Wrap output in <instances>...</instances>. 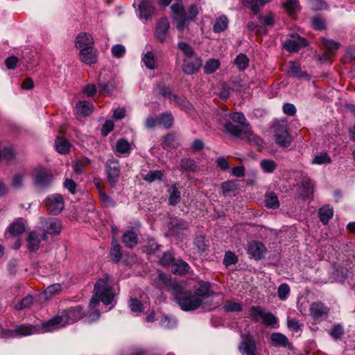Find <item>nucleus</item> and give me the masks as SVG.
<instances>
[{
    "mask_svg": "<svg viewBox=\"0 0 355 355\" xmlns=\"http://www.w3.org/2000/svg\"><path fill=\"white\" fill-rule=\"evenodd\" d=\"M69 142L64 138H58L55 141V149L60 153H67L69 150Z\"/></svg>",
    "mask_w": 355,
    "mask_h": 355,
    "instance_id": "obj_44",
    "label": "nucleus"
},
{
    "mask_svg": "<svg viewBox=\"0 0 355 355\" xmlns=\"http://www.w3.org/2000/svg\"><path fill=\"white\" fill-rule=\"evenodd\" d=\"M269 1L270 0H242V3L250 8L254 15H258L260 8Z\"/></svg>",
    "mask_w": 355,
    "mask_h": 355,
    "instance_id": "obj_27",
    "label": "nucleus"
},
{
    "mask_svg": "<svg viewBox=\"0 0 355 355\" xmlns=\"http://www.w3.org/2000/svg\"><path fill=\"white\" fill-rule=\"evenodd\" d=\"M307 45L308 43L305 38L301 37H293L292 39L285 41L284 46L289 51L296 52L300 48Z\"/></svg>",
    "mask_w": 355,
    "mask_h": 355,
    "instance_id": "obj_16",
    "label": "nucleus"
},
{
    "mask_svg": "<svg viewBox=\"0 0 355 355\" xmlns=\"http://www.w3.org/2000/svg\"><path fill=\"white\" fill-rule=\"evenodd\" d=\"M47 211L53 215L60 214L64 208V200L61 195L53 194L46 199Z\"/></svg>",
    "mask_w": 355,
    "mask_h": 355,
    "instance_id": "obj_8",
    "label": "nucleus"
},
{
    "mask_svg": "<svg viewBox=\"0 0 355 355\" xmlns=\"http://www.w3.org/2000/svg\"><path fill=\"white\" fill-rule=\"evenodd\" d=\"M83 315L84 312L82 307L76 306L64 311L60 316L63 318V323L65 326L79 320Z\"/></svg>",
    "mask_w": 355,
    "mask_h": 355,
    "instance_id": "obj_9",
    "label": "nucleus"
},
{
    "mask_svg": "<svg viewBox=\"0 0 355 355\" xmlns=\"http://www.w3.org/2000/svg\"><path fill=\"white\" fill-rule=\"evenodd\" d=\"M171 8L173 13V19L176 23V28L181 32L199 14L198 8L194 4L189 6L187 12L181 2L173 3Z\"/></svg>",
    "mask_w": 355,
    "mask_h": 355,
    "instance_id": "obj_2",
    "label": "nucleus"
},
{
    "mask_svg": "<svg viewBox=\"0 0 355 355\" xmlns=\"http://www.w3.org/2000/svg\"><path fill=\"white\" fill-rule=\"evenodd\" d=\"M159 123L166 129L171 128L173 123V117L171 113H163L159 118Z\"/></svg>",
    "mask_w": 355,
    "mask_h": 355,
    "instance_id": "obj_57",
    "label": "nucleus"
},
{
    "mask_svg": "<svg viewBox=\"0 0 355 355\" xmlns=\"http://www.w3.org/2000/svg\"><path fill=\"white\" fill-rule=\"evenodd\" d=\"M226 116H228L233 121L236 122L241 125L248 124L245 123L246 119L244 114L241 112L229 113L226 114Z\"/></svg>",
    "mask_w": 355,
    "mask_h": 355,
    "instance_id": "obj_58",
    "label": "nucleus"
},
{
    "mask_svg": "<svg viewBox=\"0 0 355 355\" xmlns=\"http://www.w3.org/2000/svg\"><path fill=\"white\" fill-rule=\"evenodd\" d=\"M238 261L237 256L232 251H227L225 252L223 263L226 266L236 264Z\"/></svg>",
    "mask_w": 355,
    "mask_h": 355,
    "instance_id": "obj_52",
    "label": "nucleus"
},
{
    "mask_svg": "<svg viewBox=\"0 0 355 355\" xmlns=\"http://www.w3.org/2000/svg\"><path fill=\"white\" fill-rule=\"evenodd\" d=\"M324 46L327 48V52L322 55L320 58L321 60L327 61L332 55L334 52L339 47V43L331 40H323Z\"/></svg>",
    "mask_w": 355,
    "mask_h": 355,
    "instance_id": "obj_24",
    "label": "nucleus"
},
{
    "mask_svg": "<svg viewBox=\"0 0 355 355\" xmlns=\"http://www.w3.org/2000/svg\"><path fill=\"white\" fill-rule=\"evenodd\" d=\"M283 5L289 15H293L300 10V5L297 0H286Z\"/></svg>",
    "mask_w": 355,
    "mask_h": 355,
    "instance_id": "obj_48",
    "label": "nucleus"
},
{
    "mask_svg": "<svg viewBox=\"0 0 355 355\" xmlns=\"http://www.w3.org/2000/svg\"><path fill=\"white\" fill-rule=\"evenodd\" d=\"M265 206L268 209H275L279 207L277 196L274 192H268L265 196Z\"/></svg>",
    "mask_w": 355,
    "mask_h": 355,
    "instance_id": "obj_37",
    "label": "nucleus"
},
{
    "mask_svg": "<svg viewBox=\"0 0 355 355\" xmlns=\"http://www.w3.org/2000/svg\"><path fill=\"white\" fill-rule=\"evenodd\" d=\"M286 73L293 78H299L304 80H309V75L306 71H302L301 67L295 61H290L286 69Z\"/></svg>",
    "mask_w": 355,
    "mask_h": 355,
    "instance_id": "obj_14",
    "label": "nucleus"
},
{
    "mask_svg": "<svg viewBox=\"0 0 355 355\" xmlns=\"http://www.w3.org/2000/svg\"><path fill=\"white\" fill-rule=\"evenodd\" d=\"M190 266L189 264L182 260H175L171 265V270L174 274L183 275L189 271Z\"/></svg>",
    "mask_w": 355,
    "mask_h": 355,
    "instance_id": "obj_32",
    "label": "nucleus"
},
{
    "mask_svg": "<svg viewBox=\"0 0 355 355\" xmlns=\"http://www.w3.org/2000/svg\"><path fill=\"white\" fill-rule=\"evenodd\" d=\"M211 284L207 282H200L198 287L195 289L194 295L205 298L209 296Z\"/></svg>",
    "mask_w": 355,
    "mask_h": 355,
    "instance_id": "obj_34",
    "label": "nucleus"
},
{
    "mask_svg": "<svg viewBox=\"0 0 355 355\" xmlns=\"http://www.w3.org/2000/svg\"><path fill=\"white\" fill-rule=\"evenodd\" d=\"M278 297L281 300H286L290 293V287L287 284H282L278 287Z\"/></svg>",
    "mask_w": 355,
    "mask_h": 355,
    "instance_id": "obj_60",
    "label": "nucleus"
},
{
    "mask_svg": "<svg viewBox=\"0 0 355 355\" xmlns=\"http://www.w3.org/2000/svg\"><path fill=\"white\" fill-rule=\"evenodd\" d=\"M313 187V182L311 179L308 178L303 179V180L302 181V187L303 189V198H307L312 194Z\"/></svg>",
    "mask_w": 355,
    "mask_h": 355,
    "instance_id": "obj_39",
    "label": "nucleus"
},
{
    "mask_svg": "<svg viewBox=\"0 0 355 355\" xmlns=\"http://www.w3.org/2000/svg\"><path fill=\"white\" fill-rule=\"evenodd\" d=\"M63 327H64L63 318L60 315H56L49 320L42 322L40 326V334L52 331Z\"/></svg>",
    "mask_w": 355,
    "mask_h": 355,
    "instance_id": "obj_13",
    "label": "nucleus"
},
{
    "mask_svg": "<svg viewBox=\"0 0 355 355\" xmlns=\"http://www.w3.org/2000/svg\"><path fill=\"white\" fill-rule=\"evenodd\" d=\"M242 341L239 345V350L242 355H257V345L253 336L249 331L241 334Z\"/></svg>",
    "mask_w": 355,
    "mask_h": 355,
    "instance_id": "obj_5",
    "label": "nucleus"
},
{
    "mask_svg": "<svg viewBox=\"0 0 355 355\" xmlns=\"http://www.w3.org/2000/svg\"><path fill=\"white\" fill-rule=\"evenodd\" d=\"M220 61L217 59L211 58L207 60L204 66V72L207 74L214 73L220 67Z\"/></svg>",
    "mask_w": 355,
    "mask_h": 355,
    "instance_id": "obj_40",
    "label": "nucleus"
},
{
    "mask_svg": "<svg viewBox=\"0 0 355 355\" xmlns=\"http://www.w3.org/2000/svg\"><path fill=\"white\" fill-rule=\"evenodd\" d=\"M169 193L168 204L175 206L178 205L181 200L180 191H179L176 184H173L168 189Z\"/></svg>",
    "mask_w": 355,
    "mask_h": 355,
    "instance_id": "obj_35",
    "label": "nucleus"
},
{
    "mask_svg": "<svg viewBox=\"0 0 355 355\" xmlns=\"http://www.w3.org/2000/svg\"><path fill=\"white\" fill-rule=\"evenodd\" d=\"M258 19H259L261 24L265 26H272L275 23V18L271 12L266 14V16L259 15Z\"/></svg>",
    "mask_w": 355,
    "mask_h": 355,
    "instance_id": "obj_59",
    "label": "nucleus"
},
{
    "mask_svg": "<svg viewBox=\"0 0 355 355\" xmlns=\"http://www.w3.org/2000/svg\"><path fill=\"white\" fill-rule=\"evenodd\" d=\"M94 43V38L91 34L87 33H80L75 41L76 47L78 49H85L93 46Z\"/></svg>",
    "mask_w": 355,
    "mask_h": 355,
    "instance_id": "obj_18",
    "label": "nucleus"
},
{
    "mask_svg": "<svg viewBox=\"0 0 355 355\" xmlns=\"http://www.w3.org/2000/svg\"><path fill=\"white\" fill-rule=\"evenodd\" d=\"M164 173L162 171H150L144 178V179L150 183L155 180H162Z\"/></svg>",
    "mask_w": 355,
    "mask_h": 355,
    "instance_id": "obj_49",
    "label": "nucleus"
},
{
    "mask_svg": "<svg viewBox=\"0 0 355 355\" xmlns=\"http://www.w3.org/2000/svg\"><path fill=\"white\" fill-rule=\"evenodd\" d=\"M32 177L34 184L40 188H46L53 182V175L51 171L44 167L35 168Z\"/></svg>",
    "mask_w": 355,
    "mask_h": 355,
    "instance_id": "obj_4",
    "label": "nucleus"
},
{
    "mask_svg": "<svg viewBox=\"0 0 355 355\" xmlns=\"http://www.w3.org/2000/svg\"><path fill=\"white\" fill-rule=\"evenodd\" d=\"M180 168L186 171H194L196 169L195 162L189 158H184L181 160Z\"/></svg>",
    "mask_w": 355,
    "mask_h": 355,
    "instance_id": "obj_54",
    "label": "nucleus"
},
{
    "mask_svg": "<svg viewBox=\"0 0 355 355\" xmlns=\"http://www.w3.org/2000/svg\"><path fill=\"white\" fill-rule=\"evenodd\" d=\"M223 309L226 312H240L243 309V305L233 301H227L223 306Z\"/></svg>",
    "mask_w": 355,
    "mask_h": 355,
    "instance_id": "obj_51",
    "label": "nucleus"
},
{
    "mask_svg": "<svg viewBox=\"0 0 355 355\" xmlns=\"http://www.w3.org/2000/svg\"><path fill=\"white\" fill-rule=\"evenodd\" d=\"M331 162L330 156L326 153H320L315 156L312 163L315 164H325Z\"/></svg>",
    "mask_w": 355,
    "mask_h": 355,
    "instance_id": "obj_55",
    "label": "nucleus"
},
{
    "mask_svg": "<svg viewBox=\"0 0 355 355\" xmlns=\"http://www.w3.org/2000/svg\"><path fill=\"white\" fill-rule=\"evenodd\" d=\"M94 292L95 294L89 302L91 309L94 308L100 300L105 305L112 304L114 293L110 282V277L107 275H105L96 282Z\"/></svg>",
    "mask_w": 355,
    "mask_h": 355,
    "instance_id": "obj_1",
    "label": "nucleus"
},
{
    "mask_svg": "<svg viewBox=\"0 0 355 355\" xmlns=\"http://www.w3.org/2000/svg\"><path fill=\"white\" fill-rule=\"evenodd\" d=\"M262 320L263 324L266 326H272L277 322V318L271 313H265Z\"/></svg>",
    "mask_w": 355,
    "mask_h": 355,
    "instance_id": "obj_63",
    "label": "nucleus"
},
{
    "mask_svg": "<svg viewBox=\"0 0 355 355\" xmlns=\"http://www.w3.org/2000/svg\"><path fill=\"white\" fill-rule=\"evenodd\" d=\"M28 247L31 251H36L40 247L41 242L40 234L37 231H32L29 233L27 238Z\"/></svg>",
    "mask_w": 355,
    "mask_h": 355,
    "instance_id": "obj_30",
    "label": "nucleus"
},
{
    "mask_svg": "<svg viewBox=\"0 0 355 355\" xmlns=\"http://www.w3.org/2000/svg\"><path fill=\"white\" fill-rule=\"evenodd\" d=\"M170 24L167 18H162L157 24L155 36L160 42L166 39V33L169 29Z\"/></svg>",
    "mask_w": 355,
    "mask_h": 355,
    "instance_id": "obj_19",
    "label": "nucleus"
},
{
    "mask_svg": "<svg viewBox=\"0 0 355 355\" xmlns=\"http://www.w3.org/2000/svg\"><path fill=\"white\" fill-rule=\"evenodd\" d=\"M260 168L266 173H272L277 168V164L270 159H262L260 161Z\"/></svg>",
    "mask_w": 355,
    "mask_h": 355,
    "instance_id": "obj_38",
    "label": "nucleus"
},
{
    "mask_svg": "<svg viewBox=\"0 0 355 355\" xmlns=\"http://www.w3.org/2000/svg\"><path fill=\"white\" fill-rule=\"evenodd\" d=\"M275 139L276 144L283 148L290 146L292 138L288 132V125L283 123L278 124L275 130Z\"/></svg>",
    "mask_w": 355,
    "mask_h": 355,
    "instance_id": "obj_6",
    "label": "nucleus"
},
{
    "mask_svg": "<svg viewBox=\"0 0 355 355\" xmlns=\"http://www.w3.org/2000/svg\"><path fill=\"white\" fill-rule=\"evenodd\" d=\"M108 183L113 187L119 181L121 173L119 162L117 159H110L105 165Z\"/></svg>",
    "mask_w": 355,
    "mask_h": 355,
    "instance_id": "obj_7",
    "label": "nucleus"
},
{
    "mask_svg": "<svg viewBox=\"0 0 355 355\" xmlns=\"http://www.w3.org/2000/svg\"><path fill=\"white\" fill-rule=\"evenodd\" d=\"M98 85V87H100V92H104L107 94H112L115 89L114 80H109L106 82L102 73H100L99 75Z\"/></svg>",
    "mask_w": 355,
    "mask_h": 355,
    "instance_id": "obj_28",
    "label": "nucleus"
},
{
    "mask_svg": "<svg viewBox=\"0 0 355 355\" xmlns=\"http://www.w3.org/2000/svg\"><path fill=\"white\" fill-rule=\"evenodd\" d=\"M234 63L240 71L245 70L249 64V59L244 53H239L234 60Z\"/></svg>",
    "mask_w": 355,
    "mask_h": 355,
    "instance_id": "obj_47",
    "label": "nucleus"
},
{
    "mask_svg": "<svg viewBox=\"0 0 355 355\" xmlns=\"http://www.w3.org/2000/svg\"><path fill=\"white\" fill-rule=\"evenodd\" d=\"M16 337L28 336L40 334V326L31 324H21L15 329Z\"/></svg>",
    "mask_w": 355,
    "mask_h": 355,
    "instance_id": "obj_17",
    "label": "nucleus"
},
{
    "mask_svg": "<svg viewBox=\"0 0 355 355\" xmlns=\"http://www.w3.org/2000/svg\"><path fill=\"white\" fill-rule=\"evenodd\" d=\"M142 62L145 66L149 69H155L156 68L155 56L151 51H148L143 55Z\"/></svg>",
    "mask_w": 355,
    "mask_h": 355,
    "instance_id": "obj_46",
    "label": "nucleus"
},
{
    "mask_svg": "<svg viewBox=\"0 0 355 355\" xmlns=\"http://www.w3.org/2000/svg\"><path fill=\"white\" fill-rule=\"evenodd\" d=\"M343 333V327L340 324H334L329 331L330 336L335 340L340 339Z\"/></svg>",
    "mask_w": 355,
    "mask_h": 355,
    "instance_id": "obj_61",
    "label": "nucleus"
},
{
    "mask_svg": "<svg viewBox=\"0 0 355 355\" xmlns=\"http://www.w3.org/2000/svg\"><path fill=\"white\" fill-rule=\"evenodd\" d=\"M154 9V6L150 1H142L139 6V17L145 20L148 19L153 14Z\"/></svg>",
    "mask_w": 355,
    "mask_h": 355,
    "instance_id": "obj_21",
    "label": "nucleus"
},
{
    "mask_svg": "<svg viewBox=\"0 0 355 355\" xmlns=\"http://www.w3.org/2000/svg\"><path fill=\"white\" fill-rule=\"evenodd\" d=\"M271 342L275 347H288L289 342L286 336L280 333H273L270 336Z\"/></svg>",
    "mask_w": 355,
    "mask_h": 355,
    "instance_id": "obj_36",
    "label": "nucleus"
},
{
    "mask_svg": "<svg viewBox=\"0 0 355 355\" xmlns=\"http://www.w3.org/2000/svg\"><path fill=\"white\" fill-rule=\"evenodd\" d=\"M264 313L263 309L259 306H253L249 310V317L254 322H258L261 318L262 319Z\"/></svg>",
    "mask_w": 355,
    "mask_h": 355,
    "instance_id": "obj_41",
    "label": "nucleus"
},
{
    "mask_svg": "<svg viewBox=\"0 0 355 355\" xmlns=\"http://www.w3.org/2000/svg\"><path fill=\"white\" fill-rule=\"evenodd\" d=\"M99 198L105 207H114L116 206V203L113 199L110 198L107 193H105L103 190H99Z\"/></svg>",
    "mask_w": 355,
    "mask_h": 355,
    "instance_id": "obj_53",
    "label": "nucleus"
},
{
    "mask_svg": "<svg viewBox=\"0 0 355 355\" xmlns=\"http://www.w3.org/2000/svg\"><path fill=\"white\" fill-rule=\"evenodd\" d=\"M333 208L329 205L322 207L318 211L319 218L324 225L328 223L329 220L333 217Z\"/></svg>",
    "mask_w": 355,
    "mask_h": 355,
    "instance_id": "obj_33",
    "label": "nucleus"
},
{
    "mask_svg": "<svg viewBox=\"0 0 355 355\" xmlns=\"http://www.w3.org/2000/svg\"><path fill=\"white\" fill-rule=\"evenodd\" d=\"M129 306L134 313H141L144 311L143 304L135 298H131L129 301Z\"/></svg>",
    "mask_w": 355,
    "mask_h": 355,
    "instance_id": "obj_56",
    "label": "nucleus"
},
{
    "mask_svg": "<svg viewBox=\"0 0 355 355\" xmlns=\"http://www.w3.org/2000/svg\"><path fill=\"white\" fill-rule=\"evenodd\" d=\"M158 283L157 286L162 288L168 286L171 284V277L164 273H159L157 277Z\"/></svg>",
    "mask_w": 355,
    "mask_h": 355,
    "instance_id": "obj_62",
    "label": "nucleus"
},
{
    "mask_svg": "<svg viewBox=\"0 0 355 355\" xmlns=\"http://www.w3.org/2000/svg\"><path fill=\"white\" fill-rule=\"evenodd\" d=\"M132 148V144L124 139H119L117 140L115 145V152L119 155H129Z\"/></svg>",
    "mask_w": 355,
    "mask_h": 355,
    "instance_id": "obj_25",
    "label": "nucleus"
},
{
    "mask_svg": "<svg viewBox=\"0 0 355 355\" xmlns=\"http://www.w3.org/2000/svg\"><path fill=\"white\" fill-rule=\"evenodd\" d=\"M154 92L156 94H159L163 96L164 97H168L171 101H173L178 104H182L183 102V100L179 96L174 94L172 95L170 87L164 85H157L154 88Z\"/></svg>",
    "mask_w": 355,
    "mask_h": 355,
    "instance_id": "obj_20",
    "label": "nucleus"
},
{
    "mask_svg": "<svg viewBox=\"0 0 355 355\" xmlns=\"http://www.w3.org/2000/svg\"><path fill=\"white\" fill-rule=\"evenodd\" d=\"M247 130L245 135V137L248 139V141L254 144L257 146H261L263 144V141L257 135H255L252 130L250 125H247Z\"/></svg>",
    "mask_w": 355,
    "mask_h": 355,
    "instance_id": "obj_45",
    "label": "nucleus"
},
{
    "mask_svg": "<svg viewBox=\"0 0 355 355\" xmlns=\"http://www.w3.org/2000/svg\"><path fill=\"white\" fill-rule=\"evenodd\" d=\"M122 241L125 247L132 248L138 243V234L133 230H129L123 234Z\"/></svg>",
    "mask_w": 355,
    "mask_h": 355,
    "instance_id": "obj_23",
    "label": "nucleus"
},
{
    "mask_svg": "<svg viewBox=\"0 0 355 355\" xmlns=\"http://www.w3.org/2000/svg\"><path fill=\"white\" fill-rule=\"evenodd\" d=\"M247 252L251 258L259 260L263 258L266 248L261 242L253 241L248 243Z\"/></svg>",
    "mask_w": 355,
    "mask_h": 355,
    "instance_id": "obj_11",
    "label": "nucleus"
},
{
    "mask_svg": "<svg viewBox=\"0 0 355 355\" xmlns=\"http://www.w3.org/2000/svg\"><path fill=\"white\" fill-rule=\"evenodd\" d=\"M174 300L185 311L196 310L202 303V298L188 291L177 293L174 296Z\"/></svg>",
    "mask_w": 355,
    "mask_h": 355,
    "instance_id": "obj_3",
    "label": "nucleus"
},
{
    "mask_svg": "<svg viewBox=\"0 0 355 355\" xmlns=\"http://www.w3.org/2000/svg\"><path fill=\"white\" fill-rule=\"evenodd\" d=\"M62 288V286L60 284H52L44 290L43 292V295L45 296V298H49L52 296L58 294Z\"/></svg>",
    "mask_w": 355,
    "mask_h": 355,
    "instance_id": "obj_50",
    "label": "nucleus"
},
{
    "mask_svg": "<svg viewBox=\"0 0 355 355\" xmlns=\"http://www.w3.org/2000/svg\"><path fill=\"white\" fill-rule=\"evenodd\" d=\"M76 108L77 112L83 116H89L94 111V106L92 103L87 101H79L76 104Z\"/></svg>",
    "mask_w": 355,
    "mask_h": 355,
    "instance_id": "obj_31",
    "label": "nucleus"
},
{
    "mask_svg": "<svg viewBox=\"0 0 355 355\" xmlns=\"http://www.w3.org/2000/svg\"><path fill=\"white\" fill-rule=\"evenodd\" d=\"M328 309L321 302L313 303L311 306V314L315 319H319L326 316Z\"/></svg>",
    "mask_w": 355,
    "mask_h": 355,
    "instance_id": "obj_26",
    "label": "nucleus"
},
{
    "mask_svg": "<svg viewBox=\"0 0 355 355\" xmlns=\"http://www.w3.org/2000/svg\"><path fill=\"white\" fill-rule=\"evenodd\" d=\"M228 26V19L225 16H221L216 19L214 24V31L220 33L227 29Z\"/></svg>",
    "mask_w": 355,
    "mask_h": 355,
    "instance_id": "obj_42",
    "label": "nucleus"
},
{
    "mask_svg": "<svg viewBox=\"0 0 355 355\" xmlns=\"http://www.w3.org/2000/svg\"><path fill=\"white\" fill-rule=\"evenodd\" d=\"M221 124L224 128V132L225 133H228L233 137H240L243 135L245 136L247 130V125H250V124L246 125H234L229 119H224L220 121Z\"/></svg>",
    "mask_w": 355,
    "mask_h": 355,
    "instance_id": "obj_10",
    "label": "nucleus"
},
{
    "mask_svg": "<svg viewBox=\"0 0 355 355\" xmlns=\"http://www.w3.org/2000/svg\"><path fill=\"white\" fill-rule=\"evenodd\" d=\"M26 230V224L22 219H18L15 223L10 224L8 227V232L12 236L21 234Z\"/></svg>",
    "mask_w": 355,
    "mask_h": 355,
    "instance_id": "obj_29",
    "label": "nucleus"
},
{
    "mask_svg": "<svg viewBox=\"0 0 355 355\" xmlns=\"http://www.w3.org/2000/svg\"><path fill=\"white\" fill-rule=\"evenodd\" d=\"M44 227L50 234H58L62 228V223L57 218H49L44 220Z\"/></svg>",
    "mask_w": 355,
    "mask_h": 355,
    "instance_id": "obj_22",
    "label": "nucleus"
},
{
    "mask_svg": "<svg viewBox=\"0 0 355 355\" xmlns=\"http://www.w3.org/2000/svg\"><path fill=\"white\" fill-rule=\"evenodd\" d=\"M178 142L173 134H168L163 138V148L167 150L175 148L178 146Z\"/></svg>",
    "mask_w": 355,
    "mask_h": 355,
    "instance_id": "obj_43",
    "label": "nucleus"
},
{
    "mask_svg": "<svg viewBox=\"0 0 355 355\" xmlns=\"http://www.w3.org/2000/svg\"><path fill=\"white\" fill-rule=\"evenodd\" d=\"M79 57L83 62L92 64L96 63L98 60V51L94 47V45L85 49H80Z\"/></svg>",
    "mask_w": 355,
    "mask_h": 355,
    "instance_id": "obj_12",
    "label": "nucleus"
},
{
    "mask_svg": "<svg viewBox=\"0 0 355 355\" xmlns=\"http://www.w3.org/2000/svg\"><path fill=\"white\" fill-rule=\"evenodd\" d=\"M175 261L174 256L173 253L170 252H164L162 255V257L160 259V263L162 266H168Z\"/></svg>",
    "mask_w": 355,
    "mask_h": 355,
    "instance_id": "obj_64",
    "label": "nucleus"
},
{
    "mask_svg": "<svg viewBox=\"0 0 355 355\" xmlns=\"http://www.w3.org/2000/svg\"><path fill=\"white\" fill-rule=\"evenodd\" d=\"M202 65V59L196 57L193 60L186 59L182 66V71L185 74L192 75L200 69Z\"/></svg>",
    "mask_w": 355,
    "mask_h": 355,
    "instance_id": "obj_15",
    "label": "nucleus"
}]
</instances>
